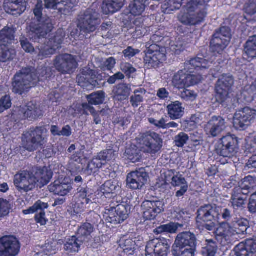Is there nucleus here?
<instances>
[{
  "mask_svg": "<svg viewBox=\"0 0 256 256\" xmlns=\"http://www.w3.org/2000/svg\"><path fill=\"white\" fill-rule=\"evenodd\" d=\"M54 72L52 68L46 66L38 68L32 66L24 67L12 79V91L20 96L26 94L38 82L49 80Z\"/></svg>",
  "mask_w": 256,
  "mask_h": 256,
  "instance_id": "obj_1",
  "label": "nucleus"
},
{
  "mask_svg": "<svg viewBox=\"0 0 256 256\" xmlns=\"http://www.w3.org/2000/svg\"><path fill=\"white\" fill-rule=\"evenodd\" d=\"M136 140L138 147L131 146L126 151L128 158L133 163L141 160L140 152L154 156L158 153L162 147L163 140L160 134L150 130L140 134Z\"/></svg>",
  "mask_w": 256,
  "mask_h": 256,
  "instance_id": "obj_2",
  "label": "nucleus"
},
{
  "mask_svg": "<svg viewBox=\"0 0 256 256\" xmlns=\"http://www.w3.org/2000/svg\"><path fill=\"white\" fill-rule=\"evenodd\" d=\"M43 4L41 0H38L33 10L36 18L30 22L28 36L34 42H37L45 37L54 28L51 20L42 16Z\"/></svg>",
  "mask_w": 256,
  "mask_h": 256,
  "instance_id": "obj_3",
  "label": "nucleus"
},
{
  "mask_svg": "<svg viewBox=\"0 0 256 256\" xmlns=\"http://www.w3.org/2000/svg\"><path fill=\"white\" fill-rule=\"evenodd\" d=\"M204 0H190L186 5L187 12L178 16L180 22L188 26H196L205 20L207 10Z\"/></svg>",
  "mask_w": 256,
  "mask_h": 256,
  "instance_id": "obj_4",
  "label": "nucleus"
},
{
  "mask_svg": "<svg viewBox=\"0 0 256 256\" xmlns=\"http://www.w3.org/2000/svg\"><path fill=\"white\" fill-rule=\"evenodd\" d=\"M44 130L43 126H33L24 132L22 134L23 148L30 152L42 148L45 143L43 136Z\"/></svg>",
  "mask_w": 256,
  "mask_h": 256,
  "instance_id": "obj_5",
  "label": "nucleus"
},
{
  "mask_svg": "<svg viewBox=\"0 0 256 256\" xmlns=\"http://www.w3.org/2000/svg\"><path fill=\"white\" fill-rule=\"evenodd\" d=\"M232 38L229 27L223 26L216 29L212 35L210 48L214 54H222L228 46Z\"/></svg>",
  "mask_w": 256,
  "mask_h": 256,
  "instance_id": "obj_6",
  "label": "nucleus"
},
{
  "mask_svg": "<svg viewBox=\"0 0 256 256\" xmlns=\"http://www.w3.org/2000/svg\"><path fill=\"white\" fill-rule=\"evenodd\" d=\"M77 21V26L84 36L95 32L100 24L98 14L95 10L91 8L81 12L78 16Z\"/></svg>",
  "mask_w": 256,
  "mask_h": 256,
  "instance_id": "obj_7",
  "label": "nucleus"
},
{
  "mask_svg": "<svg viewBox=\"0 0 256 256\" xmlns=\"http://www.w3.org/2000/svg\"><path fill=\"white\" fill-rule=\"evenodd\" d=\"M238 149V138L234 134H228L218 140L215 151L220 156L230 158L237 154Z\"/></svg>",
  "mask_w": 256,
  "mask_h": 256,
  "instance_id": "obj_8",
  "label": "nucleus"
},
{
  "mask_svg": "<svg viewBox=\"0 0 256 256\" xmlns=\"http://www.w3.org/2000/svg\"><path fill=\"white\" fill-rule=\"evenodd\" d=\"M78 85L82 88H87L92 86L100 88L104 86L107 80L102 74H98L96 70L89 68H83L77 76Z\"/></svg>",
  "mask_w": 256,
  "mask_h": 256,
  "instance_id": "obj_9",
  "label": "nucleus"
},
{
  "mask_svg": "<svg viewBox=\"0 0 256 256\" xmlns=\"http://www.w3.org/2000/svg\"><path fill=\"white\" fill-rule=\"evenodd\" d=\"M234 84V77L228 74H224L218 80L214 87L215 99L217 102L222 104L226 102Z\"/></svg>",
  "mask_w": 256,
  "mask_h": 256,
  "instance_id": "obj_10",
  "label": "nucleus"
},
{
  "mask_svg": "<svg viewBox=\"0 0 256 256\" xmlns=\"http://www.w3.org/2000/svg\"><path fill=\"white\" fill-rule=\"evenodd\" d=\"M200 74H192L184 66V68L175 74L172 78V82L174 86L178 89L188 88L198 84L202 80Z\"/></svg>",
  "mask_w": 256,
  "mask_h": 256,
  "instance_id": "obj_11",
  "label": "nucleus"
},
{
  "mask_svg": "<svg viewBox=\"0 0 256 256\" xmlns=\"http://www.w3.org/2000/svg\"><path fill=\"white\" fill-rule=\"evenodd\" d=\"M256 118V110L246 106L236 110L233 118V124L236 130H245L254 122Z\"/></svg>",
  "mask_w": 256,
  "mask_h": 256,
  "instance_id": "obj_12",
  "label": "nucleus"
},
{
  "mask_svg": "<svg viewBox=\"0 0 256 256\" xmlns=\"http://www.w3.org/2000/svg\"><path fill=\"white\" fill-rule=\"evenodd\" d=\"M56 70L61 74H70L76 68L78 62L74 57L68 54H59L53 60Z\"/></svg>",
  "mask_w": 256,
  "mask_h": 256,
  "instance_id": "obj_13",
  "label": "nucleus"
},
{
  "mask_svg": "<svg viewBox=\"0 0 256 256\" xmlns=\"http://www.w3.org/2000/svg\"><path fill=\"white\" fill-rule=\"evenodd\" d=\"M170 248V240L165 238H154L147 242L146 256H167Z\"/></svg>",
  "mask_w": 256,
  "mask_h": 256,
  "instance_id": "obj_14",
  "label": "nucleus"
},
{
  "mask_svg": "<svg viewBox=\"0 0 256 256\" xmlns=\"http://www.w3.org/2000/svg\"><path fill=\"white\" fill-rule=\"evenodd\" d=\"M114 198H112L110 205V208L106 209V220L108 222L114 224H121L128 218V214L125 206L121 204V202L116 200L114 204Z\"/></svg>",
  "mask_w": 256,
  "mask_h": 256,
  "instance_id": "obj_15",
  "label": "nucleus"
},
{
  "mask_svg": "<svg viewBox=\"0 0 256 256\" xmlns=\"http://www.w3.org/2000/svg\"><path fill=\"white\" fill-rule=\"evenodd\" d=\"M166 50L157 46H150L147 48L144 62L148 68H156L159 66L166 58Z\"/></svg>",
  "mask_w": 256,
  "mask_h": 256,
  "instance_id": "obj_16",
  "label": "nucleus"
},
{
  "mask_svg": "<svg viewBox=\"0 0 256 256\" xmlns=\"http://www.w3.org/2000/svg\"><path fill=\"white\" fill-rule=\"evenodd\" d=\"M20 243L14 236H4L0 238V256H16L20 252Z\"/></svg>",
  "mask_w": 256,
  "mask_h": 256,
  "instance_id": "obj_17",
  "label": "nucleus"
},
{
  "mask_svg": "<svg viewBox=\"0 0 256 256\" xmlns=\"http://www.w3.org/2000/svg\"><path fill=\"white\" fill-rule=\"evenodd\" d=\"M197 219L204 222L202 226L208 230H212L218 221V214L210 204L201 206L197 212Z\"/></svg>",
  "mask_w": 256,
  "mask_h": 256,
  "instance_id": "obj_18",
  "label": "nucleus"
},
{
  "mask_svg": "<svg viewBox=\"0 0 256 256\" xmlns=\"http://www.w3.org/2000/svg\"><path fill=\"white\" fill-rule=\"evenodd\" d=\"M148 174L144 168L128 174L126 179L127 187L132 190H140L147 182Z\"/></svg>",
  "mask_w": 256,
  "mask_h": 256,
  "instance_id": "obj_19",
  "label": "nucleus"
},
{
  "mask_svg": "<svg viewBox=\"0 0 256 256\" xmlns=\"http://www.w3.org/2000/svg\"><path fill=\"white\" fill-rule=\"evenodd\" d=\"M33 178L32 174L30 172L21 170L14 175V183L18 190L28 192L32 190L34 186Z\"/></svg>",
  "mask_w": 256,
  "mask_h": 256,
  "instance_id": "obj_20",
  "label": "nucleus"
},
{
  "mask_svg": "<svg viewBox=\"0 0 256 256\" xmlns=\"http://www.w3.org/2000/svg\"><path fill=\"white\" fill-rule=\"evenodd\" d=\"M163 206L164 204L160 200H144L141 206L144 218L146 220H155L164 211Z\"/></svg>",
  "mask_w": 256,
  "mask_h": 256,
  "instance_id": "obj_21",
  "label": "nucleus"
},
{
  "mask_svg": "<svg viewBox=\"0 0 256 256\" xmlns=\"http://www.w3.org/2000/svg\"><path fill=\"white\" fill-rule=\"evenodd\" d=\"M197 239L196 235L190 232H184L180 233L176 240V246L181 248H190L196 249Z\"/></svg>",
  "mask_w": 256,
  "mask_h": 256,
  "instance_id": "obj_22",
  "label": "nucleus"
},
{
  "mask_svg": "<svg viewBox=\"0 0 256 256\" xmlns=\"http://www.w3.org/2000/svg\"><path fill=\"white\" fill-rule=\"evenodd\" d=\"M224 120L220 116H213L208 122L206 128L210 136L214 138L224 129Z\"/></svg>",
  "mask_w": 256,
  "mask_h": 256,
  "instance_id": "obj_23",
  "label": "nucleus"
},
{
  "mask_svg": "<svg viewBox=\"0 0 256 256\" xmlns=\"http://www.w3.org/2000/svg\"><path fill=\"white\" fill-rule=\"evenodd\" d=\"M68 178L64 180L58 179L49 186L48 188L50 192L56 195L64 196L68 194L72 188V184L68 181Z\"/></svg>",
  "mask_w": 256,
  "mask_h": 256,
  "instance_id": "obj_24",
  "label": "nucleus"
},
{
  "mask_svg": "<svg viewBox=\"0 0 256 256\" xmlns=\"http://www.w3.org/2000/svg\"><path fill=\"white\" fill-rule=\"evenodd\" d=\"M4 7L8 14L13 16L20 15L26 10L22 0H5Z\"/></svg>",
  "mask_w": 256,
  "mask_h": 256,
  "instance_id": "obj_25",
  "label": "nucleus"
},
{
  "mask_svg": "<svg viewBox=\"0 0 256 256\" xmlns=\"http://www.w3.org/2000/svg\"><path fill=\"white\" fill-rule=\"evenodd\" d=\"M184 66L189 70H192V74L194 71H200L209 68V62L206 59L196 56L191 58L190 60L184 63Z\"/></svg>",
  "mask_w": 256,
  "mask_h": 256,
  "instance_id": "obj_26",
  "label": "nucleus"
},
{
  "mask_svg": "<svg viewBox=\"0 0 256 256\" xmlns=\"http://www.w3.org/2000/svg\"><path fill=\"white\" fill-rule=\"evenodd\" d=\"M53 176V172L48 167L43 166L36 169L33 177L42 186L47 185Z\"/></svg>",
  "mask_w": 256,
  "mask_h": 256,
  "instance_id": "obj_27",
  "label": "nucleus"
},
{
  "mask_svg": "<svg viewBox=\"0 0 256 256\" xmlns=\"http://www.w3.org/2000/svg\"><path fill=\"white\" fill-rule=\"evenodd\" d=\"M130 88L126 83H120L114 87V98L118 101L126 100L130 94Z\"/></svg>",
  "mask_w": 256,
  "mask_h": 256,
  "instance_id": "obj_28",
  "label": "nucleus"
},
{
  "mask_svg": "<svg viewBox=\"0 0 256 256\" xmlns=\"http://www.w3.org/2000/svg\"><path fill=\"white\" fill-rule=\"evenodd\" d=\"M120 189L121 187L118 184V182L114 179L106 180L101 187V191L106 196L111 194V196L114 200L115 196L120 190Z\"/></svg>",
  "mask_w": 256,
  "mask_h": 256,
  "instance_id": "obj_29",
  "label": "nucleus"
},
{
  "mask_svg": "<svg viewBox=\"0 0 256 256\" xmlns=\"http://www.w3.org/2000/svg\"><path fill=\"white\" fill-rule=\"evenodd\" d=\"M166 110L168 117L172 120L180 118L184 114V108L179 101L171 102L166 106Z\"/></svg>",
  "mask_w": 256,
  "mask_h": 256,
  "instance_id": "obj_30",
  "label": "nucleus"
},
{
  "mask_svg": "<svg viewBox=\"0 0 256 256\" xmlns=\"http://www.w3.org/2000/svg\"><path fill=\"white\" fill-rule=\"evenodd\" d=\"M172 40L168 36L162 34L160 32H156L153 34L150 40V46H157L158 48H164L166 50L170 45Z\"/></svg>",
  "mask_w": 256,
  "mask_h": 256,
  "instance_id": "obj_31",
  "label": "nucleus"
},
{
  "mask_svg": "<svg viewBox=\"0 0 256 256\" xmlns=\"http://www.w3.org/2000/svg\"><path fill=\"white\" fill-rule=\"evenodd\" d=\"M23 116L25 119L33 120L42 116V110L40 108L32 102H28L26 108L24 110Z\"/></svg>",
  "mask_w": 256,
  "mask_h": 256,
  "instance_id": "obj_32",
  "label": "nucleus"
},
{
  "mask_svg": "<svg viewBox=\"0 0 256 256\" xmlns=\"http://www.w3.org/2000/svg\"><path fill=\"white\" fill-rule=\"evenodd\" d=\"M16 30L14 28L8 26L0 30V47L8 46L14 40Z\"/></svg>",
  "mask_w": 256,
  "mask_h": 256,
  "instance_id": "obj_33",
  "label": "nucleus"
},
{
  "mask_svg": "<svg viewBox=\"0 0 256 256\" xmlns=\"http://www.w3.org/2000/svg\"><path fill=\"white\" fill-rule=\"evenodd\" d=\"M91 194L88 186L82 187L78 188V192L76 197V206L78 208H83L84 206L90 202Z\"/></svg>",
  "mask_w": 256,
  "mask_h": 256,
  "instance_id": "obj_34",
  "label": "nucleus"
},
{
  "mask_svg": "<svg viewBox=\"0 0 256 256\" xmlns=\"http://www.w3.org/2000/svg\"><path fill=\"white\" fill-rule=\"evenodd\" d=\"M244 52L248 60L256 58V35L249 38L244 45Z\"/></svg>",
  "mask_w": 256,
  "mask_h": 256,
  "instance_id": "obj_35",
  "label": "nucleus"
},
{
  "mask_svg": "<svg viewBox=\"0 0 256 256\" xmlns=\"http://www.w3.org/2000/svg\"><path fill=\"white\" fill-rule=\"evenodd\" d=\"M234 231L238 234H244L249 227V222L241 216L234 218L232 222Z\"/></svg>",
  "mask_w": 256,
  "mask_h": 256,
  "instance_id": "obj_36",
  "label": "nucleus"
},
{
  "mask_svg": "<svg viewBox=\"0 0 256 256\" xmlns=\"http://www.w3.org/2000/svg\"><path fill=\"white\" fill-rule=\"evenodd\" d=\"M90 109L93 110L88 104L86 102L82 103V104L78 102H74L69 108V112L74 116L76 117L78 115H86L88 116V111Z\"/></svg>",
  "mask_w": 256,
  "mask_h": 256,
  "instance_id": "obj_37",
  "label": "nucleus"
},
{
  "mask_svg": "<svg viewBox=\"0 0 256 256\" xmlns=\"http://www.w3.org/2000/svg\"><path fill=\"white\" fill-rule=\"evenodd\" d=\"M147 0H134L129 5L130 12L134 16H140L144 12Z\"/></svg>",
  "mask_w": 256,
  "mask_h": 256,
  "instance_id": "obj_38",
  "label": "nucleus"
},
{
  "mask_svg": "<svg viewBox=\"0 0 256 256\" xmlns=\"http://www.w3.org/2000/svg\"><path fill=\"white\" fill-rule=\"evenodd\" d=\"M94 230V227L91 224L88 222L82 223L76 231V236L80 240V241H84L90 236Z\"/></svg>",
  "mask_w": 256,
  "mask_h": 256,
  "instance_id": "obj_39",
  "label": "nucleus"
},
{
  "mask_svg": "<svg viewBox=\"0 0 256 256\" xmlns=\"http://www.w3.org/2000/svg\"><path fill=\"white\" fill-rule=\"evenodd\" d=\"M55 52L54 48H52L50 44H41L36 47L34 53L36 54L38 60H43L50 58Z\"/></svg>",
  "mask_w": 256,
  "mask_h": 256,
  "instance_id": "obj_40",
  "label": "nucleus"
},
{
  "mask_svg": "<svg viewBox=\"0 0 256 256\" xmlns=\"http://www.w3.org/2000/svg\"><path fill=\"white\" fill-rule=\"evenodd\" d=\"M121 8V4L116 0H105L102 6V12L106 14H112L120 10Z\"/></svg>",
  "mask_w": 256,
  "mask_h": 256,
  "instance_id": "obj_41",
  "label": "nucleus"
},
{
  "mask_svg": "<svg viewBox=\"0 0 256 256\" xmlns=\"http://www.w3.org/2000/svg\"><path fill=\"white\" fill-rule=\"evenodd\" d=\"M216 238L222 246H225L230 243V236L228 231L224 227L220 226L215 232Z\"/></svg>",
  "mask_w": 256,
  "mask_h": 256,
  "instance_id": "obj_42",
  "label": "nucleus"
},
{
  "mask_svg": "<svg viewBox=\"0 0 256 256\" xmlns=\"http://www.w3.org/2000/svg\"><path fill=\"white\" fill-rule=\"evenodd\" d=\"M106 97V94L102 90L97 91L88 95L86 97L88 103L90 106H98L104 103Z\"/></svg>",
  "mask_w": 256,
  "mask_h": 256,
  "instance_id": "obj_43",
  "label": "nucleus"
},
{
  "mask_svg": "<svg viewBox=\"0 0 256 256\" xmlns=\"http://www.w3.org/2000/svg\"><path fill=\"white\" fill-rule=\"evenodd\" d=\"M78 239L80 238L76 236L68 238L64 244V250L70 253L78 252L80 246V244L78 243Z\"/></svg>",
  "mask_w": 256,
  "mask_h": 256,
  "instance_id": "obj_44",
  "label": "nucleus"
},
{
  "mask_svg": "<svg viewBox=\"0 0 256 256\" xmlns=\"http://www.w3.org/2000/svg\"><path fill=\"white\" fill-rule=\"evenodd\" d=\"M178 228V224L170 222L168 224H162L156 227L154 230V232L156 234H159L164 232L174 234L177 231Z\"/></svg>",
  "mask_w": 256,
  "mask_h": 256,
  "instance_id": "obj_45",
  "label": "nucleus"
},
{
  "mask_svg": "<svg viewBox=\"0 0 256 256\" xmlns=\"http://www.w3.org/2000/svg\"><path fill=\"white\" fill-rule=\"evenodd\" d=\"M0 62H5L12 60L16 56L14 49L9 48L8 46L0 47Z\"/></svg>",
  "mask_w": 256,
  "mask_h": 256,
  "instance_id": "obj_46",
  "label": "nucleus"
},
{
  "mask_svg": "<svg viewBox=\"0 0 256 256\" xmlns=\"http://www.w3.org/2000/svg\"><path fill=\"white\" fill-rule=\"evenodd\" d=\"M182 1L183 0H166L162 8L164 9L165 13L170 14L181 8Z\"/></svg>",
  "mask_w": 256,
  "mask_h": 256,
  "instance_id": "obj_47",
  "label": "nucleus"
},
{
  "mask_svg": "<svg viewBox=\"0 0 256 256\" xmlns=\"http://www.w3.org/2000/svg\"><path fill=\"white\" fill-rule=\"evenodd\" d=\"M239 186L236 187L234 189L239 190H250L252 188L255 184L254 178L251 176H246L242 179L239 183Z\"/></svg>",
  "mask_w": 256,
  "mask_h": 256,
  "instance_id": "obj_48",
  "label": "nucleus"
},
{
  "mask_svg": "<svg viewBox=\"0 0 256 256\" xmlns=\"http://www.w3.org/2000/svg\"><path fill=\"white\" fill-rule=\"evenodd\" d=\"M240 190V189L238 190L239 192ZM238 192V190L234 189L232 196V203L234 209H238V208L242 207L246 200V197L242 196L240 195Z\"/></svg>",
  "mask_w": 256,
  "mask_h": 256,
  "instance_id": "obj_49",
  "label": "nucleus"
},
{
  "mask_svg": "<svg viewBox=\"0 0 256 256\" xmlns=\"http://www.w3.org/2000/svg\"><path fill=\"white\" fill-rule=\"evenodd\" d=\"M48 208V203H45L38 200L36 201L32 206L30 207L26 210H23L22 212L24 215L30 214H34L38 212L39 210H42V208Z\"/></svg>",
  "mask_w": 256,
  "mask_h": 256,
  "instance_id": "obj_50",
  "label": "nucleus"
},
{
  "mask_svg": "<svg viewBox=\"0 0 256 256\" xmlns=\"http://www.w3.org/2000/svg\"><path fill=\"white\" fill-rule=\"evenodd\" d=\"M244 10L250 17L256 16V0H248L244 5Z\"/></svg>",
  "mask_w": 256,
  "mask_h": 256,
  "instance_id": "obj_51",
  "label": "nucleus"
},
{
  "mask_svg": "<svg viewBox=\"0 0 256 256\" xmlns=\"http://www.w3.org/2000/svg\"><path fill=\"white\" fill-rule=\"evenodd\" d=\"M196 249L183 248L175 246L174 248L173 254L174 256H194Z\"/></svg>",
  "mask_w": 256,
  "mask_h": 256,
  "instance_id": "obj_52",
  "label": "nucleus"
},
{
  "mask_svg": "<svg viewBox=\"0 0 256 256\" xmlns=\"http://www.w3.org/2000/svg\"><path fill=\"white\" fill-rule=\"evenodd\" d=\"M217 251V246L212 240H207L206 246L202 248V253L207 256H215Z\"/></svg>",
  "mask_w": 256,
  "mask_h": 256,
  "instance_id": "obj_53",
  "label": "nucleus"
},
{
  "mask_svg": "<svg viewBox=\"0 0 256 256\" xmlns=\"http://www.w3.org/2000/svg\"><path fill=\"white\" fill-rule=\"evenodd\" d=\"M64 40V36L62 34H60L57 32L52 38L49 40L48 44L56 51L57 49L61 47Z\"/></svg>",
  "mask_w": 256,
  "mask_h": 256,
  "instance_id": "obj_54",
  "label": "nucleus"
},
{
  "mask_svg": "<svg viewBox=\"0 0 256 256\" xmlns=\"http://www.w3.org/2000/svg\"><path fill=\"white\" fill-rule=\"evenodd\" d=\"M11 206L8 200L0 198V218H3L10 213Z\"/></svg>",
  "mask_w": 256,
  "mask_h": 256,
  "instance_id": "obj_55",
  "label": "nucleus"
},
{
  "mask_svg": "<svg viewBox=\"0 0 256 256\" xmlns=\"http://www.w3.org/2000/svg\"><path fill=\"white\" fill-rule=\"evenodd\" d=\"M71 160L78 164H81L82 167H84L86 166L85 163L88 162V158L84 156L80 150H78L76 152L71 156Z\"/></svg>",
  "mask_w": 256,
  "mask_h": 256,
  "instance_id": "obj_56",
  "label": "nucleus"
},
{
  "mask_svg": "<svg viewBox=\"0 0 256 256\" xmlns=\"http://www.w3.org/2000/svg\"><path fill=\"white\" fill-rule=\"evenodd\" d=\"M234 252L236 256H249L250 254L244 242L236 246Z\"/></svg>",
  "mask_w": 256,
  "mask_h": 256,
  "instance_id": "obj_57",
  "label": "nucleus"
},
{
  "mask_svg": "<svg viewBox=\"0 0 256 256\" xmlns=\"http://www.w3.org/2000/svg\"><path fill=\"white\" fill-rule=\"evenodd\" d=\"M188 135L184 132H180L174 138L175 145L178 148H182L188 140Z\"/></svg>",
  "mask_w": 256,
  "mask_h": 256,
  "instance_id": "obj_58",
  "label": "nucleus"
},
{
  "mask_svg": "<svg viewBox=\"0 0 256 256\" xmlns=\"http://www.w3.org/2000/svg\"><path fill=\"white\" fill-rule=\"evenodd\" d=\"M12 106V100L10 96L5 95L0 99V113L10 108Z\"/></svg>",
  "mask_w": 256,
  "mask_h": 256,
  "instance_id": "obj_59",
  "label": "nucleus"
},
{
  "mask_svg": "<svg viewBox=\"0 0 256 256\" xmlns=\"http://www.w3.org/2000/svg\"><path fill=\"white\" fill-rule=\"evenodd\" d=\"M121 70L128 78L131 77V75L136 72V70L129 62H125L121 64Z\"/></svg>",
  "mask_w": 256,
  "mask_h": 256,
  "instance_id": "obj_60",
  "label": "nucleus"
},
{
  "mask_svg": "<svg viewBox=\"0 0 256 256\" xmlns=\"http://www.w3.org/2000/svg\"><path fill=\"white\" fill-rule=\"evenodd\" d=\"M46 208L39 210V213H37L34 216V220L37 224H40V226H44L46 224L48 220L46 218Z\"/></svg>",
  "mask_w": 256,
  "mask_h": 256,
  "instance_id": "obj_61",
  "label": "nucleus"
},
{
  "mask_svg": "<svg viewBox=\"0 0 256 256\" xmlns=\"http://www.w3.org/2000/svg\"><path fill=\"white\" fill-rule=\"evenodd\" d=\"M246 149L248 152L252 154L256 152V138H249L246 140Z\"/></svg>",
  "mask_w": 256,
  "mask_h": 256,
  "instance_id": "obj_62",
  "label": "nucleus"
},
{
  "mask_svg": "<svg viewBox=\"0 0 256 256\" xmlns=\"http://www.w3.org/2000/svg\"><path fill=\"white\" fill-rule=\"evenodd\" d=\"M55 254L54 250L53 248L52 244H46L43 250L38 254L39 256H52Z\"/></svg>",
  "mask_w": 256,
  "mask_h": 256,
  "instance_id": "obj_63",
  "label": "nucleus"
},
{
  "mask_svg": "<svg viewBox=\"0 0 256 256\" xmlns=\"http://www.w3.org/2000/svg\"><path fill=\"white\" fill-rule=\"evenodd\" d=\"M248 209L251 214L256 213V192L250 196L248 204Z\"/></svg>",
  "mask_w": 256,
  "mask_h": 256,
  "instance_id": "obj_64",
  "label": "nucleus"
}]
</instances>
